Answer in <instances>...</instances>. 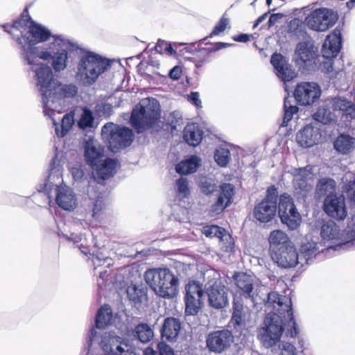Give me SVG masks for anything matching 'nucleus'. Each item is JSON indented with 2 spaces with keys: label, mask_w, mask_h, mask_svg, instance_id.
Wrapping results in <instances>:
<instances>
[{
  "label": "nucleus",
  "mask_w": 355,
  "mask_h": 355,
  "mask_svg": "<svg viewBox=\"0 0 355 355\" xmlns=\"http://www.w3.org/2000/svg\"><path fill=\"white\" fill-rule=\"evenodd\" d=\"M109 67L110 63L106 58L91 51L85 52L80 56L77 64L76 80L83 86H91Z\"/></svg>",
  "instance_id": "4"
},
{
  "label": "nucleus",
  "mask_w": 355,
  "mask_h": 355,
  "mask_svg": "<svg viewBox=\"0 0 355 355\" xmlns=\"http://www.w3.org/2000/svg\"><path fill=\"white\" fill-rule=\"evenodd\" d=\"M103 140L107 142L112 151L129 146L134 135L128 128L121 127L113 123H107L101 130Z\"/></svg>",
  "instance_id": "9"
},
{
  "label": "nucleus",
  "mask_w": 355,
  "mask_h": 355,
  "mask_svg": "<svg viewBox=\"0 0 355 355\" xmlns=\"http://www.w3.org/2000/svg\"><path fill=\"white\" fill-rule=\"evenodd\" d=\"M294 60L296 64L300 67H309L315 64L316 55L312 44L308 42L298 43Z\"/></svg>",
  "instance_id": "23"
},
{
  "label": "nucleus",
  "mask_w": 355,
  "mask_h": 355,
  "mask_svg": "<svg viewBox=\"0 0 355 355\" xmlns=\"http://www.w3.org/2000/svg\"><path fill=\"white\" fill-rule=\"evenodd\" d=\"M313 119L323 124H329L336 121L335 114L326 105L320 106L313 115Z\"/></svg>",
  "instance_id": "41"
},
{
  "label": "nucleus",
  "mask_w": 355,
  "mask_h": 355,
  "mask_svg": "<svg viewBox=\"0 0 355 355\" xmlns=\"http://www.w3.org/2000/svg\"><path fill=\"white\" fill-rule=\"evenodd\" d=\"M232 323L235 328H236L237 327H241L243 326L241 313H239V311L233 312Z\"/></svg>",
  "instance_id": "57"
},
{
  "label": "nucleus",
  "mask_w": 355,
  "mask_h": 355,
  "mask_svg": "<svg viewBox=\"0 0 355 355\" xmlns=\"http://www.w3.org/2000/svg\"><path fill=\"white\" fill-rule=\"evenodd\" d=\"M199 187L201 191L206 195L213 193L216 189L214 180L206 177L200 178L199 181Z\"/></svg>",
  "instance_id": "47"
},
{
  "label": "nucleus",
  "mask_w": 355,
  "mask_h": 355,
  "mask_svg": "<svg viewBox=\"0 0 355 355\" xmlns=\"http://www.w3.org/2000/svg\"><path fill=\"white\" fill-rule=\"evenodd\" d=\"M234 341V336L228 329L213 331L206 337L207 349L214 353L220 354L227 349Z\"/></svg>",
  "instance_id": "15"
},
{
  "label": "nucleus",
  "mask_w": 355,
  "mask_h": 355,
  "mask_svg": "<svg viewBox=\"0 0 355 355\" xmlns=\"http://www.w3.org/2000/svg\"><path fill=\"white\" fill-rule=\"evenodd\" d=\"M306 239L307 241L303 243L300 248V257H302L303 258L304 264L308 263L309 260H310L313 257L315 256L318 253L322 252L324 251V249L321 248V243H318L311 239L309 241L308 236Z\"/></svg>",
  "instance_id": "35"
},
{
  "label": "nucleus",
  "mask_w": 355,
  "mask_h": 355,
  "mask_svg": "<svg viewBox=\"0 0 355 355\" xmlns=\"http://www.w3.org/2000/svg\"><path fill=\"white\" fill-rule=\"evenodd\" d=\"M99 179H94L87 188L88 199H85L83 207L78 213V218H75V223L80 225L84 229L98 221L102 215L105 207L103 193L98 186Z\"/></svg>",
  "instance_id": "5"
},
{
  "label": "nucleus",
  "mask_w": 355,
  "mask_h": 355,
  "mask_svg": "<svg viewBox=\"0 0 355 355\" xmlns=\"http://www.w3.org/2000/svg\"><path fill=\"white\" fill-rule=\"evenodd\" d=\"M338 19V12L328 8H320L311 11L304 19L310 29L324 32L334 26Z\"/></svg>",
  "instance_id": "10"
},
{
  "label": "nucleus",
  "mask_w": 355,
  "mask_h": 355,
  "mask_svg": "<svg viewBox=\"0 0 355 355\" xmlns=\"http://www.w3.org/2000/svg\"><path fill=\"white\" fill-rule=\"evenodd\" d=\"M282 17H283V15L280 14V13H275V14L271 15L270 18H269V20H268V26H273L274 24H275V23L278 20L282 19Z\"/></svg>",
  "instance_id": "64"
},
{
  "label": "nucleus",
  "mask_w": 355,
  "mask_h": 355,
  "mask_svg": "<svg viewBox=\"0 0 355 355\" xmlns=\"http://www.w3.org/2000/svg\"><path fill=\"white\" fill-rule=\"evenodd\" d=\"M230 46H231V44H229V43L217 42V43L214 44V47H211L209 49H206V50H207L209 53L214 52V51H218L220 49H222L223 48H226V47H228Z\"/></svg>",
  "instance_id": "61"
},
{
  "label": "nucleus",
  "mask_w": 355,
  "mask_h": 355,
  "mask_svg": "<svg viewBox=\"0 0 355 355\" xmlns=\"http://www.w3.org/2000/svg\"><path fill=\"white\" fill-rule=\"evenodd\" d=\"M109 275L110 273L107 270L99 272V277L97 280L98 287L102 288L103 286L108 285L110 282H112L111 280L109 282Z\"/></svg>",
  "instance_id": "55"
},
{
  "label": "nucleus",
  "mask_w": 355,
  "mask_h": 355,
  "mask_svg": "<svg viewBox=\"0 0 355 355\" xmlns=\"http://www.w3.org/2000/svg\"><path fill=\"white\" fill-rule=\"evenodd\" d=\"M175 187L179 193V196L182 198L188 196L190 193L187 178H181L178 179L176 181Z\"/></svg>",
  "instance_id": "49"
},
{
  "label": "nucleus",
  "mask_w": 355,
  "mask_h": 355,
  "mask_svg": "<svg viewBox=\"0 0 355 355\" xmlns=\"http://www.w3.org/2000/svg\"><path fill=\"white\" fill-rule=\"evenodd\" d=\"M270 62L275 70L277 76L282 80L284 82L290 81L295 76L291 66L288 64L286 58L282 54L274 53L271 57Z\"/></svg>",
  "instance_id": "28"
},
{
  "label": "nucleus",
  "mask_w": 355,
  "mask_h": 355,
  "mask_svg": "<svg viewBox=\"0 0 355 355\" xmlns=\"http://www.w3.org/2000/svg\"><path fill=\"white\" fill-rule=\"evenodd\" d=\"M206 288L208 296V302L211 306L214 309H222L228 304L227 288L221 283L214 282L212 284Z\"/></svg>",
  "instance_id": "20"
},
{
  "label": "nucleus",
  "mask_w": 355,
  "mask_h": 355,
  "mask_svg": "<svg viewBox=\"0 0 355 355\" xmlns=\"http://www.w3.org/2000/svg\"><path fill=\"white\" fill-rule=\"evenodd\" d=\"M322 137L318 123L307 125L296 135L297 142L302 147L309 148L319 143Z\"/></svg>",
  "instance_id": "25"
},
{
  "label": "nucleus",
  "mask_w": 355,
  "mask_h": 355,
  "mask_svg": "<svg viewBox=\"0 0 355 355\" xmlns=\"http://www.w3.org/2000/svg\"><path fill=\"white\" fill-rule=\"evenodd\" d=\"M185 311L191 315H196L201 306L204 293L202 285L197 281H190L185 288Z\"/></svg>",
  "instance_id": "16"
},
{
  "label": "nucleus",
  "mask_w": 355,
  "mask_h": 355,
  "mask_svg": "<svg viewBox=\"0 0 355 355\" xmlns=\"http://www.w3.org/2000/svg\"><path fill=\"white\" fill-rule=\"evenodd\" d=\"M288 173L293 176V184L295 194L298 198H304L311 190V181L314 176L313 166L307 165L304 167H292Z\"/></svg>",
  "instance_id": "12"
},
{
  "label": "nucleus",
  "mask_w": 355,
  "mask_h": 355,
  "mask_svg": "<svg viewBox=\"0 0 355 355\" xmlns=\"http://www.w3.org/2000/svg\"><path fill=\"white\" fill-rule=\"evenodd\" d=\"M271 257L282 268H293L299 263L304 266L303 258L299 256L293 245L271 254Z\"/></svg>",
  "instance_id": "19"
},
{
  "label": "nucleus",
  "mask_w": 355,
  "mask_h": 355,
  "mask_svg": "<svg viewBox=\"0 0 355 355\" xmlns=\"http://www.w3.org/2000/svg\"><path fill=\"white\" fill-rule=\"evenodd\" d=\"M320 236L324 244L330 241L336 243L340 240L338 226L332 220L324 223L320 229Z\"/></svg>",
  "instance_id": "34"
},
{
  "label": "nucleus",
  "mask_w": 355,
  "mask_h": 355,
  "mask_svg": "<svg viewBox=\"0 0 355 355\" xmlns=\"http://www.w3.org/2000/svg\"><path fill=\"white\" fill-rule=\"evenodd\" d=\"M277 191L274 187L267 190L265 198L258 203L254 209V216L260 223L271 221L277 212Z\"/></svg>",
  "instance_id": "13"
},
{
  "label": "nucleus",
  "mask_w": 355,
  "mask_h": 355,
  "mask_svg": "<svg viewBox=\"0 0 355 355\" xmlns=\"http://www.w3.org/2000/svg\"><path fill=\"white\" fill-rule=\"evenodd\" d=\"M181 330L180 320L175 318H167L164 320L161 329V336L167 341H175Z\"/></svg>",
  "instance_id": "33"
},
{
  "label": "nucleus",
  "mask_w": 355,
  "mask_h": 355,
  "mask_svg": "<svg viewBox=\"0 0 355 355\" xmlns=\"http://www.w3.org/2000/svg\"><path fill=\"white\" fill-rule=\"evenodd\" d=\"M346 181L347 182L343 187V193L350 203L355 205V176L349 180L346 177Z\"/></svg>",
  "instance_id": "45"
},
{
  "label": "nucleus",
  "mask_w": 355,
  "mask_h": 355,
  "mask_svg": "<svg viewBox=\"0 0 355 355\" xmlns=\"http://www.w3.org/2000/svg\"><path fill=\"white\" fill-rule=\"evenodd\" d=\"M321 95L320 87L313 82H303L295 89V101L302 105H309L317 101Z\"/></svg>",
  "instance_id": "17"
},
{
  "label": "nucleus",
  "mask_w": 355,
  "mask_h": 355,
  "mask_svg": "<svg viewBox=\"0 0 355 355\" xmlns=\"http://www.w3.org/2000/svg\"><path fill=\"white\" fill-rule=\"evenodd\" d=\"M71 173L76 180L81 179L84 175V171L79 167H73L71 168Z\"/></svg>",
  "instance_id": "63"
},
{
  "label": "nucleus",
  "mask_w": 355,
  "mask_h": 355,
  "mask_svg": "<svg viewBox=\"0 0 355 355\" xmlns=\"http://www.w3.org/2000/svg\"><path fill=\"white\" fill-rule=\"evenodd\" d=\"M117 320V315H113L110 306L105 304L97 312L95 320V329L101 332V330L112 324H114L117 328H121L116 322Z\"/></svg>",
  "instance_id": "31"
},
{
  "label": "nucleus",
  "mask_w": 355,
  "mask_h": 355,
  "mask_svg": "<svg viewBox=\"0 0 355 355\" xmlns=\"http://www.w3.org/2000/svg\"><path fill=\"white\" fill-rule=\"evenodd\" d=\"M343 114L351 119H355V105L350 101L347 106V109L345 110Z\"/></svg>",
  "instance_id": "58"
},
{
  "label": "nucleus",
  "mask_w": 355,
  "mask_h": 355,
  "mask_svg": "<svg viewBox=\"0 0 355 355\" xmlns=\"http://www.w3.org/2000/svg\"><path fill=\"white\" fill-rule=\"evenodd\" d=\"M279 216L283 224L291 230H296L301 224L302 217L297 211L293 198L287 193L279 197Z\"/></svg>",
  "instance_id": "11"
},
{
  "label": "nucleus",
  "mask_w": 355,
  "mask_h": 355,
  "mask_svg": "<svg viewBox=\"0 0 355 355\" xmlns=\"http://www.w3.org/2000/svg\"><path fill=\"white\" fill-rule=\"evenodd\" d=\"M55 200L59 207L66 211H73L78 205L75 193L65 184L56 186Z\"/></svg>",
  "instance_id": "22"
},
{
  "label": "nucleus",
  "mask_w": 355,
  "mask_h": 355,
  "mask_svg": "<svg viewBox=\"0 0 355 355\" xmlns=\"http://www.w3.org/2000/svg\"><path fill=\"white\" fill-rule=\"evenodd\" d=\"M334 148L343 155L351 153L355 148V138L347 134H340L334 143Z\"/></svg>",
  "instance_id": "37"
},
{
  "label": "nucleus",
  "mask_w": 355,
  "mask_h": 355,
  "mask_svg": "<svg viewBox=\"0 0 355 355\" xmlns=\"http://www.w3.org/2000/svg\"><path fill=\"white\" fill-rule=\"evenodd\" d=\"M58 234L60 236H63L67 240L72 241L83 254L85 255L89 254L92 255L93 257L92 262L94 266V269H96L97 267L101 266V263H107V266H110L111 264V259L107 257L102 256L101 254H95V250L88 245L87 239L82 235H78L75 233H70V234H68L60 230L58 231Z\"/></svg>",
  "instance_id": "14"
},
{
  "label": "nucleus",
  "mask_w": 355,
  "mask_h": 355,
  "mask_svg": "<svg viewBox=\"0 0 355 355\" xmlns=\"http://www.w3.org/2000/svg\"><path fill=\"white\" fill-rule=\"evenodd\" d=\"M127 293L130 300L135 302H138L141 301V296L139 295V293H141V290L138 291L135 286L128 288Z\"/></svg>",
  "instance_id": "56"
},
{
  "label": "nucleus",
  "mask_w": 355,
  "mask_h": 355,
  "mask_svg": "<svg viewBox=\"0 0 355 355\" xmlns=\"http://www.w3.org/2000/svg\"><path fill=\"white\" fill-rule=\"evenodd\" d=\"M214 158L220 166H225L230 161V151L225 148H218L216 150Z\"/></svg>",
  "instance_id": "46"
},
{
  "label": "nucleus",
  "mask_w": 355,
  "mask_h": 355,
  "mask_svg": "<svg viewBox=\"0 0 355 355\" xmlns=\"http://www.w3.org/2000/svg\"><path fill=\"white\" fill-rule=\"evenodd\" d=\"M112 110V105L109 103H101L98 105L97 111L99 113L103 112V114L109 113Z\"/></svg>",
  "instance_id": "62"
},
{
  "label": "nucleus",
  "mask_w": 355,
  "mask_h": 355,
  "mask_svg": "<svg viewBox=\"0 0 355 355\" xmlns=\"http://www.w3.org/2000/svg\"><path fill=\"white\" fill-rule=\"evenodd\" d=\"M270 254L293 245L286 232L280 230L272 231L268 236Z\"/></svg>",
  "instance_id": "32"
},
{
  "label": "nucleus",
  "mask_w": 355,
  "mask_h": 355,
  "mask_svg": "<svg viewBox=\"0 0 355 355\" xmlns=\"http://www.w3.org/2000/svg\"><path fill=\"white\" fill-rule=\"evenodd\" d=\"M233 279L240 294L254 302L258 295L259 287L255 277L244 272H240L236 273L233 276Z\"/></svg>",
  "instance_id": "18"
},
{
  "label": "nucleus",
  "mask_w": 355,
  "mask_h": 355,
  "mask_svg": "<svg viewBox=\"0 0 355 355\" xmlns=\"http://www.w3.org/2000/svg\"><path fill=\"white\" fill-rule=\"evenodd\" d=\"M157 349L159 355H174L172 347L163 341L157 344Z\"/></svg>",
  "instance_id": "53"
},
{
  "label": "nucleus",
  "mask_w": 355,
  "mask_h": 355,
  "mask_svg": "<svg viewBox=\"0 0 355 355\" xmlns=\"http://www.w3.org/2000/svg\"><path fill=\"white\" fill-rule=\"evenodd\" d=\"M281 352L282 355H295L296 354V347L290 343L282 342Z\"/></svg>",
  "instance_id": "54"
},
{
  "label": "nucleus",
  "mask_w": 355,
  "mask_h": 355,
  "mask_svg": "<svg viewBox=\"0 0 355 355\" xmlns=\"http://www.w3.org/2000/svg\"><path fill=\"white\" fill-rule=\"evenodd\" d=\"M354 246H355V237L352 238L350 240L346 241L345 242L338 243V244H336L334 245H333L331 244H327L326 250H340L341 249L346 250V249H349Z\"/></svg>",
  "instance_id": "51"
},
{
  "label": "nucleus",
  "mask_w": 355,
  "mask_h": 355,
  "mask_svg": "<svg viewBox=\"0 0 355 355\" xmlns=\"http://www.w3.org/2000/svg\"><path fill=\"white\" fill-rule=\"evenodd\" d=\"M160 105L154 98L141 99L133 109L130 123L138 133L149 128L159 118Z\"/></svg>",
  "instance_id": "8"
},
{
  "label": "nucleus",
  "mask_w": 355,
  "mask_h": 355,
  "mask_svg": "<svg viewBox=\"0 0 355 355\" xmlns=\"http://www.w3.org/2000/svg\"><path fill=\"white\" fill-rule=\"evenodd\" d=\"M350 101L344 97L337 96L331 98V103L334 110H339L343 112L347 109V106Z\"/></svg>",
  "instance_id": "50"
},
{
  "label": "nucleus",
  "mask_w": 355,
  "mask_h": 355,
  "mask_svg": "<svg viewBox=\"0 0 355 355\" xmlns=\"http://www.w3.org/2000/svg\"><path fill=\"white\" fill-rule=\"evenodd\" d=\"M184 139L191 146L198 145L202 140V131L195 123L188 124L184 130Z\"/></svg>",
  "instance_id": "38"
},
{
  "label": "nucleus",
  "mask_w": 355,
  "mask_h": 355,
  "mask_svg": "<svg viewBox=\"0 0 355 355\" xmlns=\"http://www.w3.org/2000/svg\"><path fill=\"white\" fill-rule=\"evenodd\" d=\"M87 345L89 351L100 347L105 352L116 355H136L126 344L123 343L120 336L110 332H98L94 328L89 331Z\"/></svg>",
  "instance_id": "7"
},
{
  "label": "nucleus",
  "mask_w": 355,
  "mask_h": 355,
  "mask_svg": "<svg viewBox=\"0 0 355 355\" xmlns=\"http://www.w3.org/2000/svg\"><path fill=\"white\" fill-rule=\"evenodd\" d=\"M94 120V118L92 112L85 107L83 110V112L80 115L78 124L80 128L85 130L88 128L93 127Z\"/></svg>",
  "instance_id": "42"
},
{
  "label": "nucleus",
  "mask_w": 355,
  "mask_h": 355,
  "mask_svg": "<svg viewBox=\"0 0 355 355\" xmlns=\"http://www.w3.org/2000/svg\"><path fill=\"white\" fill-rule=\"evenodd\" d=\"M182 68L179 66H175L169 71V77L173 80H178L182 76Z\"/></svg>",
  "instance_id": "59"
},
{
  "label": "nucleus",
  "mask_w": 355,
  "mask_h": 355,
  "mask_svg": "<svg viewBox=\"0 0 355 355\" xmlns=\"http://www.w3.org/2000/svg\"><path fill=\"white\" fill-rule=\"evenodd\" d=\"M58 84L60 89L50 87L46 94H43L39 88L36 89L42 98L44 115L49 116L52 120L57 136L63 137L74 123V113L70 112L62 118L61 130L59 129V123L57 122L60 118H56L55 114L63 112L64 98L74 96L78 89L75 85H62L59 80Z\"/></svg>",
  "instance_id": "3"
},
{
  "label": "nucleus",
  "mask_w": 355,
  "mask_h": 355,
  "mask_svg": "<svg viewBox=\"0 0 355 355\" xmlns=\"http://www.w3.org/2000/svg\"><path fill=\"white\" fill-rule=\"evenodd\" d=\"M325 212L337 220H343L347 216L345 199L342 196H328L324 203Z\"/></svg>",
  "instance_id": "27"
},
{
  "label": "nucleus",
  "mask_w": 355,
  "mask_h": 355,
  "mask_svg": "<svg viewBox=\"0 0 355 355\" xmlns=\"http://www.w3.org/2000/svg\"><path fill=\"white\" fill-rule=\"evenodd\" d=\"M336 187V183L333 179L324 178L317 184V192L320 196H333Z\"/></svg>",
  "instance_id": "40"
},
{
  "label": "nucleus",
  "mask_w": 355,
  "mask_h": 355,
  "mask_svg": "<svg viewBox=\"0 0 355 355\" xmlns=\"http://www.w3.org/2000/svg\"><path fill=\"white\" fill-rule=\"evenodd\" d=\"M266 306L275 311L266 315L259 331L258 337L266 348L272 347L279 343L283 334L286 338H295L299 334L290 297L270 292L268 294Z\"/></svg>",
  "instance_id": "2"
},
{
  "label": "nucleus",
  "mask_w": 355,
  "mask_h": 355,
  "mask_svg": "<svg viewBox=\"0 0 355 355\" xmlns=\"http://www.w3.org/2000/svg\"><path fill=\"white\" fill-rule=\"evenodd\" d=\"M120 164L117 159L107 158L102 160L95 166L92 167L93 170V178L99 179L101 181L113 176L117 171Z\"/></svg>",
  "instance_id": "29"
},
{
  "label": "nucleus",
  "mask_w": 355,
  "mask_h": 355,
  "mask_svg": "<svg viewBox=\"0 0 355 355\" xmlns=\"http://www.w3.org/2000/svg\"><path fill=\"white\" fill-rule=\"evenodd\" d=\"M145 281L159 296L171 299L178 293L179 279L168 268H157L145 272Z\"/></svg>",
  "instance_id": "6"
},
{
  "label": "nucleus",
  "mask_w": 355,
  "mask_h": 355,
  "mask_svg": "<svg viewBox=\"0 0 355 355\" xmlns=\"http://www.w3.org/2000/svg\"><path fill=\"white\" fill-rule=\"evenodd\" d=\"M229 23V20L226 18H221L219 22L214 26L212 32L211 33L209 37H212L213 35H218L222 32H223L227 24Z\"/></svg>",
  "instance_id": "52"
},
{
  "label": "nucleus",
  "mask_w": 355,
  "mask_h": 355,
  "mask_svg": "<svg viewBox=\"0 0 355 355\" xmlns=\"http://www.w3.org/2000/svg\"><path fill=\"white\" fill-rule=\"evenodd\" d=\"M177 45V43L171 44L165 40H158L155 49L159 53L173 55L176 53L175 50L173 49V46H176Z\"/></svg>",
  "instance_id": "44"
},
{
  "label": "nucleus",
  "mask_w": 355,
  "mask_h": 355,
  "mask_svg": "<svg viewBox=\"0 0 355 355\" xmlns=\"http://www.w3.org/2000/svg\"><path fill=\"white\" fill-rule=\"evenodd\" d=\"M3 28L20 46L24 64L35 73V87L43 94L50 87L60 89L53 71L60 73L67 68L78 45L62 35L51 36L48 29L27 15Z\"/></svg>",
  "instance_id": "1"
},
{
  "label": "nucleus",
  "mask_w": 355,
  "mask_h": 355,
  "mask_svg": "<svg viewBox=\"0 0 355 355\" xmlns=\"http://www.w3.org/2000/svg\"><path fill=\"white\" fill-rule=\"evenodd\" d=\"M209 51L206 49H202L191 58L195 66L198 68L201 67L205 62L208 61Z\"/></svg>",
  "instance_id": "48"
},
{
  "label": "nucleus",
  "mask_w": 355,
  "mask_h": 355,
  "mask_svg": "<svg viewBox=\"0 0 355 355\" xmlns=\"http://www.w3.org/2000/svg\"><path fill=\"white\" fill-rule=\"evenodd\" d=\"M200 162L198 156L192 155L179 163L176 166V171L183 175L194 173L200 166Z\"/></svg>",
  "instance_id": "39"
},
{
  "label": "nucleus",
  "mask_w": 355,
  "mask_h": 355,
  "mask_svg": "<svg viewBox=\"0 0 355 355\" xmlns=\"http://www.w3.org/2000/svg\"><path fill=\"white\" fill-rule=\"evenodd\" d=\"M203 234L207 237H217L221 243V248L225 251H232L234 243L231 236L227 233L225 229L217 225H209L203 227Z\"/></svg>",
  "instance_id": "30"
},
{
  "label": "nucleus",
  "mask_w": 355,
  "mask_h": 355,
  "mask_svg": "<svg viewBox=\"0 0 355 355\" xmlns=\"http://www.w3.org/2000/svg\"><path fill=\"white\" fill-rule=\"evenodd\" d=\"M341 33L338 29H335L332 33L329 35L322 45V56L328 60L337 56L341 48ZM328 65L327 71H329V68H332V64L330 60L326 62Z\"/></svg>",
  "instance_id": "21"
},
{
  "label": "nucleus",
  "mask_w": 355,
  "mask_h": 355,
  "mask_svg": "<svg viewBox=\"0 0 355 355\" xmlns=\"http://www.w3.org/2000/svg\"><path fill=\"white\" fill-rule=\"evenodd\" d=\"M189 101L194 104L196 107L201 106V101L199 98V94L198 92H191L189 96Z\"/></svg>",
  "instance_id": "60"
},
{
  "label": "nucleus",
  "mask_w": 355,
  "mask_h": 355,
  "mask_svg": "<svg viewBox=\"0 0 355 355\" xmlns=\"http://www.w3.org/2000/svg\"><path fill=\"white\" fill-rule=\"evenodd\" d=\"M105 154L104 147L98 141L89 137L84 146V157L86 163L91 167L100 163Z\"/></svg>",
  "instance_id": "24"
},
{
  "label": "nucleus",
  "mask_w": 355,
  "mask_h": 355,
  "mask_svg": "<svg viewBox=\"0 0 355 355\" xmlns=\"http://www.w3.org/2000/svg\"><path fill=\"white\" fill-rule=\"evenodd\" d=\"M234 195V187L230 183H224L220 185V191L216 202L212 205L210 212L212 216H215L228 207L233 200Z\"/></svg>",
  "instance_id": "26"
},
{
  "label": "nucleus",
  "mask_w": 355,
  "mask_h": 355,
  "mask_svg": "<svg viewBox=\"0 0 355 355\" xmlns=\"http://www.w3.org/2000/svg\"><path fill=\"white\" fill-rule=\"evenodd\" d=\"M130 336L140 343L146 344L153 338L154 331L149 324L141 322L135 326Z\"/></svg>",
  "instance_id": "36"
},
{
  "label": "nucleus",
  "mask_w": 355,
  "mask_h": 355,
  "mask_svg": "<svg viewBox=\"0 0 355 355\" xmlns=\"http://www.w3.org/2000/svg\"><path fill=\"white\" fill-rule=\"evenodd\" d=\"M291 99L288 97L284 98V115L283 119V125H287L288 121L293 118V115L298 111V107L291 103Z\"/></svg>",
  "instance_id": "43"
}]
</instances>
